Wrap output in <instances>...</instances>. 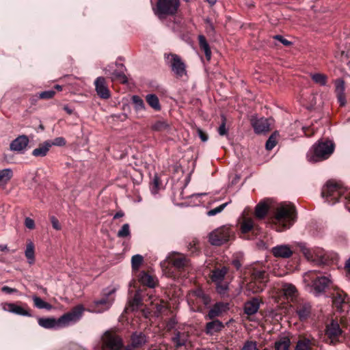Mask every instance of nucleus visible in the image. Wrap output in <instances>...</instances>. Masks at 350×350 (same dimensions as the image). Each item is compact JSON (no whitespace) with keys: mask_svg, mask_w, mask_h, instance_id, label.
<instances>
[{"mask_svg":"<svg viewBox=\"0 0 350 350\" xmlns=\"http://www.w3.org/2000/svg\"><path fill=\"white\" fill-rule=\"evenodd\" d=\"M159 302L160 303L153 304V305L155 306L156 311L157 313L161 312L164 308V306L162 304V301H159Z\"/></svg>","mask_w":350,"mask_h":350,"instance_id":"338daca9","label":"nucleus"},{"mask_svg":"<svg viewBox=\"0 0 350 350\" xmlns=\"http://www.w3.org/2000/svg\"><path fill=\"white\" fill-rule=\"evenodd\" d=\"M29 143V138L27 135H22L14 139L10 146L11 150L18 153H23L26 150Z\"/></svg>","mask_w":350,"mask_h":350,"instance_id":"aec40b11","label":"nucleus"},{"mask_svg":"<svg viewBox=\"0 0 350 350\" xmlns=\"http://www.w3.org/2000/svg\"><path fill=\"white\" fill-rule=\"evenodd\" d=\"M95 89L100 98L107 99L110 97V92L106 85L105 79L103 77H98L94 81Z\"/></svg>","mask_w":350,"mask_h":350,"instance_id":"4be33fe9","label":"nucleus"},{"mask_svg":"<svg viewBox=\"0 0 350 350\" xmlns=\"http://www.w3.org/2000/svg\"><path fill=\"white\" fill-rule=\"evenodd\" d=\"M116 288L108 287L102 292L100 298L94 301L92 310L96 313L103 312L110 308L116 297Z\"/></svg>","mask_w":350,"mask_h":350,"instance_id":"0eeeda50","label":"nucleus"},{"mask_svg":"<svg viewBox=\"0 0 350 350\" xmlns=\"http://www.w3.org/2000/svg\"><path fill=\"white\" fill-rule=\"evenodd\" d=\"M199 301H200L202 304H203L205 306H207L211 303V298L208 295L205 294L202 297V298L200 300H199Z\"/></svg>","mask_w":350,"mask_h":350,"instance_id":"0e129e2a","label":"nucleus"},{"mask_svg":"<svg viewBox=\"0 0 350 350\" xmlns=\"http://www.w3.org/2000/svg\"><path fill=\"white\" fill-rule=\"evenodd\" d=\"M50 148V144L46 140L32 151V155L36 157H43L47 154Z\"/></svg>","mask_w":350,"mask_h":350,"instance_id":"7c9ffc66","label":"nucleus"},{"mask_svg":"<svg viewBox=\"0 0 350 350\" xmlns=\"http://www.w3.org/2000/svg\"><path fill=\"white\" fill-rule=\"evenodd\" d=\"M312 348V341L306 338L299 339L294 350H310Z\"/></svg>","mask_w":350,"mask_h":350,"instance_id":"58836bf2","label":"nucleus"},{"mask_svg":"<svg viewBox=\"0 0 350 350\" xmlns=\"http://www.w3.org/2000/svg\"><path fill=\"white\" fill-rule=\"evenodd\" d=\"M48 141L50 144V148H51L53 146H64L66 144V139L62 137H56L53 141Z\"/></svg>","mask_w":350,"mask_h":350,"instance_id":"09e8293b","label":"nucleus"},{"mask_svg":"<svg viewBox=\"0 0 350 350\" xmlns=\"http://www.w3.org/2000/svg\"><path fill=\"white\" fill-rule=\"evenodd\" d=\"M251 124L256 134H262L270 130L269 120L265 118H257L252 116L251 118Z\"/></svg>","mask_w":350,"mask_h":350,"instance_id":"f3484780","label":"nucleus"},{"mask_svg":"<svg viewBox=\"0 0 350 350\" xmlns=\"http://www.w3.org/2000/svg\"><path fill=\"white\" fill-rule=\"evenodd\" d=\"M143 262V257L139 254L134 255L131 258V264L133 269H137Z\"/></svg>","mask_w":350,"mask_h":350,"instance_id":"de8ad7c7","label":"nucleus"},{"mask_svg":"<svg viewBox=\"0 0 350 350\" xmlns=\"http://www.w3.org/2000/svg\"><path fill=\"white\" fill-rule=\"evenodd\" d=\"M218 133L219 135L224 136L228 134V130L226 126V118L224 116H222V122L218 128Z\"/></svg>","mask_w":350,"mask_h":350,"instance_id":"3c124183","label":"nucleus"},{"mask_svg":"<svg viewBox=\"0 0 350 350\" xmlns=\"http://www.w3.org/2000/svg\"><path fill=\"white\" fill-rule=\"evenodd\" d=\"M229 310V304L225 302H217L210 309L208 313L205 316V319H214L221 316L223 313Z\"/></svg>","mask_w":350,"mask_h":350,"instance_id":"6ab92c4d","label":"nucleus"},{"mask_svg":"<svg viewBox=\"0 0 350 350\" xmlns=\"http://www.w3.org/2000/svg\"><path fill=\"white\" fill-rule=\"evenodd\" d=\"M296 219L295 206L291 204H281L275 209V215L271 218L273 228L282 232L291 228Z\"/></svg>","mask_w":350,"mask_h":350,"instance_id":"7ed1b4c3","label":"nucleus"},{"mask_svg":"<svg viewBox=\"0 0 350 350\" xmlns=\"http://www.w3.org/2000/svg\"><path fill=\"white\" fill-rule=\"evenodd\" d=\"M268 205L265 202L258 203L255 208V216L257 219H263L267 214Z\"/></svg>","mask_w":350,"mask_h":350,"instance_id":"f704fd0d","label":"nucleus"},{"mask_svg":"<svg viewBox=\"0 0 350 350\" xmlns=\"http://www.w3.org/2000/svg\"><path fill=\"white\" fill-rule=\"evenodd\" d=\"M198 134L202 142H206L208 140V135L204 133L202 130L198 129Z\"/></svg>","mask_w":350,"mask_h":350,"instance_id":"69168bd1","label":"nucleus"},{"mask_svg":"<svg viewBox=\"0 0 350 350\" xmlns=\"http://www.w3.org/2000/svg\"><path fill=\"white\" fill-rule=\"evenodd\" d=\"M273 38L280 41L284 46H290L291 44V42L285 39L284 38H283V36H282L280 35H276V36H273Z\"/></svg>","mask_w":350,"mask_h":350,"instance_id":"052dcab7","label":"nucleus"},{"mask_svg":"<svg viewBox=\"0 0 350 350\" xmlns=\"http://www.w3.org/2000/svg\"><path fill=\"white\" fill-rule=\"evenodd\" d=\"M321 196L330 205L342 201L345 208L350 212V191L340 184L328 181L322 188Z\"/></svg>","mask_w":350,"mask_h":350,"instance_id":"f257e3e1","label":"nucleus"},{"mask_svg":"<svg viewBox=\"0 0 350 350\" xmlns=\"http://www.w3.org/2000/svg\"><path fill=\"white\" fill-rule=\"evenodd\" d=\"M51 222L52 224V226L54 229L57 230H61V225L58 221V219L54 217V216H52L51 217Z\"/></svg>","mask_w":350,"mask_h":350,"instance_id":"13d9d810","label":"nucleus"},{"mask_svg":"<svg viewBox=\"0 0 350 350\" xmlns=\"http://www.w3.org/2000/svg\"><path fill=\"white\" fill-rule=\"evenodd\" d=\"M167 260L178 270L184 269L189 265V259L184 254L179 253H173L166 260L162 261L161 262L162 268L165 267Z\"/></svg>","mask_w":350,"mask_h":350,"instance_id":"4468645a","label":"nucleus"},{"mask_svg":"<svg viewBox=\"0 0 350 350\" xmlns=\"http://www.w3.org/2000/svg\"><path fill=\"white\" fill-rule=\"evenodd\" d=\"M291 340L286 336L279 337L274 342V350H289Z\"/></svg>","mask_w":350,"mask_h":350,"instance_id":"c85d7f7f","label":"nucleus"},{"mask_svg":"<svg viewBox=\"0 0 350 350\" xmlns=\"http://www.w3.org/2000/svg\"><path fill=\"white\" fill-rule=\"evenodd\" d=\"M198 241L196 239L193 240L191 242H190L188 245V250L191 253H196L198 251V247L197 246Z\"/></svg>","mask_w":350,"mask_h":350,"instance_id":"4d7b16f0","label":"nucleus"},{"mask_svg":"<svg viewBox=\"0 0 350 350\" xmlns=\"http://www.w3.org/2000/svg\"><path fill=\"white\" fill-rule=\"evenodd\" d=\"M147 342V337L142 332H133L131 336L130 344L138 349L142 350V347Z\"/></svg>","mask_w":350,"mask_h":350,"instance_id":"a878e982","label":"nucleus"},{"mask_svg":"<svg viewBox=\"0 0 350 350\" xmlns=\"http://www.w3.org/2000/svg\"><path fill=\"white\" fill-rule=\"evenodd\" d=\"M189 339V334L187 332L177 331L172 338V340L176 347L185 345Z\"/></svg>","mask_w":350,"mask_h":350,"instance_id":"c756f323","label":"nucleus"},{"mask_svg":"<svg viewBox=\"0 0 350 350\" xmlns=\"http://www.w3.org/2000/svg\"><path fill=\"white\" fill-rule=\"evenodd\" d=\"M164 59L176 77H183L187 75L186 65L180 56L174 53H165Z\"/></svg>","mask_w":350,"mask_h":350,"instance_id":"9d476101","label":"nucleus"},{"mask_svg":"<svg viewBox=\"0 0 350 350\" xmlns=\"http://www.w3.org/2000/svg\"><path fill=\"white\" fill-rule=\"evenodd\" d=\"M279 133L275 131L271 135V136L269 137L268 140L266 142L265 147L266 149L268 150H272L277 144V137H278Z\"/></svg>","mask_w":350,"mask_h":350,"instance_id":"c03bdc74","label":"nucleus"},{"mask_svg":"<svg viewBox=\"0 0 350 350\" xmlns=\"http://www.w3.org/2000/svg\"><path fill=\"white\" fill-rule=\"evenodd\" d=\"M310 77L315 83L321 86L327 85L328 77L326 75L320 72L311 73Z\"/></svg>","mask_w":350,"mask_h":350,"instance_id":"c9c22d12","label":"nucleus"},{"mask_svg":"<svg viewBox=\"0 0 350 350\" xmlns=\"http://www.w3.org/2000/svg\"><path fill=\"white\" fill-rule=\"evenodd\" d=\"M1 292H3L4 293L7 295H18V291L15 288H11L7 286H4L1 287Z\"/></svg>","mask_w":350,"mask_h":350,"instance_id":"6e6d98bb","label":"nucleus"},{"mask_svg":"<svg viewBox=\"0 0 350 350\" xmlns=\"http://www.w3.org/2000/svg\"><path fill=\"white\" fill-rule=\"evenodd\" d=\"M300 251L302 252L305 258L312 262L317 265L328 264L330 259H332V254L325 252L321 247H308L305 243H299L298 244Z\"/></svg>","mask_w":350,"mask_h":350,"instance_id":"423d86ee","label":"nucleus"},{"mask_svg":"<svg viewBox=\"0 0 350 350\" xmlns=\"http://www.w3.org/2000/svg\"><path fill=\"white\" fill-rule=\"evenodd\" d=\"M224 325L221 321L219 320H213L210 322H208L206 324L205 327V333L208 335L212 336L214 334L220 332Z\"/></svg>","mask_w":350,"mask_h":350,"instance_id":"cd10ccee","label":"nucleus"},{"mask_svg":"<svg viewBox=\"0 0 350 350\" xmlns=\"http://www.w3.org/2000/svg\"><path fill=\"white\" fill-rule=\"evenodd\" d=\"M142 305V299L138 293H135L129 302V308L131 310H137Z\"/></svg>","mask_w":350,"mask_h":350,"instance_id":"37998d69","label":"nucleus"},{"mask_svg":"<svg viewBox=\"0 0 350 350\" xmlns=\"http://www.w3.org/2000/svg\"><path fill=\"white\" fill-rule=\"evenodd\" d=\"M152 130L157 132L169 131L170 124L163 120L156 121L151 126Z\"/></svg>","mask_w":350,"mask_h":350,"instance_id":"e433bc0d","label":"nucleus"},{"mask_svg":"<svg viewBox=\"0 0 350 350\" xmlns=\"http://www.w3.org/2000/svg\"><path fill=\"white\" fill-rule=\"evenodd\" d=\"M344 269L346 273V277L350 280V257L346 260Z\"/></svg>","mask_w":350,"mask_h":350,"instance_id":"e2e57ef3","label":"nucleus"},{"mask_svg":"<svg viewBox=\"0 0 350 350\" xmlns=\"http://www.w3.org/2000/svg\"><path fill=\"white\" fill-rule=\"evenodd\" d=\"M342 331L340 327L339 323L334 320L326 326L325 341L326 343L331 345H336L341 342V337Z\"/></svg>","mask_w":350,"mask_h":350,"instance_id":"9b49d317","label":"nucleus"},{"mask_svg":"<svg viewBox=\"0 0 350 350\" xmlns=\"http://www.w3.org/2000/svg\"><path fill=\"white\" fill-rule=\"evenodd\" d=\"M215 284H216L217 292L219 294L224 295L226 293V291L228 288V286L227 283L221 282V283Z\"/></svg>","mask_w":350,"mask_h":350,"instance_id":"864d4df0","label":"nucleus"},{"mask_svg":"<svg viewBox=\"0 0 350 350\" xmlns=\"http://www.w3.org/2000/svg\"><path fill=\"white\" fill-rule=\"evenodd\" d=\"M55 94V92L53 90L42 92L39 94L40 99H50L52 98Z\"/></svg>","mask_w":350,"mask_h":350,"instance_id":"603ef678","label":"nucleus"},{"mask_svg":"<svg viewBox=\"0 0 350 350\" xmlns=\"http://www.w3.org/2000/svg\"><path fill=\"white\" fill-rule=\"evenodd\" d=\"M194 294L199 300H200L202 298V297L205 295L204 291L201 289L196 291Z\"/></svg>","mask_w":350,"mask_h":350,"instance_id":"774afa93","label":"nucleus"},{"mask_svg":"<svg viewBox=\"0 0 350 350\" xmlns=\"http://www.w3.org/2000/svg\"><path fill=\"white\" fill-rule=\"evenodd\" d=\"M131 235L130 226L129 224H124L118 230L117 236L120 238H125Z\"/></svg>","mask_w":350,"mask_h":350,"instance_id":"a18cd8bd","label":"nucleus"},{"mask_svg":"<svg viewBox=\"0 0 350 350\" xmlns=\"http://www.w3.org/2000/svg\"><path fill=\"white\" fill-rule=\"evenodd\" d=\"M304 281L311 283V292L315 296L323 293L332 282L330 275H323L316 271H309L305 273Z\"/></svg>","mask_w":350,"mask_h":350,"instance_id":"39448f33","label":"nucleus"},{"mask_svg":"<svg viewBox=\"0 0 350 350\" xmlns=\"http://www.w3.org/2000/svg\"><path fill=\"white\" fill-rule=\"evenodd\" d=\"M139 282L142 284L147 286L150 288H154L157 284L155 278L146 272H142L140 273Z\"/></svg>","mask_w":350,"mask_h":350,"instance_id":"2f4dec72","label":"nucleus"},{"mask_svg":"<svg viewBox=\"0 0 350 350\" xmlns=\"http://www.w3.org/2000/svg\"><path fill=\"white\" fill-rule=\"evenodd\" d=\"M260 303L261 301L258 297H253L248 300L244 304L245 313L248 316L256 314L260 308Z\"/></svg>","mask_w":350,"mask_h":350,"instance_id":"393cba45","label":"nucleus"},{"mask_svg":"<svg viewBox=\"0 0 350 350\" xmlns=\"http://www.w3.org/2000/svg\"><path fill=\"white\" fill-rule=\"evenodd\" d=\"M271 252L275 257L282 258H288L293 254V251L289 245H278L271 249Z\"/></svg>","mask_w":350,"mask_h":350,"instance_id":"5701e85b","label":"nucleus"},{"mask_svg":"<svg viewBox=\"0 0 350 350\" xmlns=\"http://www.w3.org/2000/svg\"><path fill=\"white\" fill-rule=\"evenodd\" d=\"M179 6V0H158L153 10L155 15L162 19L167 16L174 15L177 12Z\"/></svg>","mask_w":350,"mask_h":350,"instance_id":"6e6552de","label":"nucleus"},{"mask_svg":"<svg viewBox=\"0 0 350 350\" xmlns=\"http://www.w3.org/2000/svg\"><path fill=\"white\" fill-rule=\"evenodd\" d=\"M335 149V144L331 140H319L309 149L306 159L309 163L321 162L330 157Z\"/></svg>","mask_w":350,"mask_h":350,"instance_id":"20e7f679","label":"nucleus"},{"mask_svg":"<svg viewBox=\"0 0 350 350\" xmlns=\"http://www.w3.org/2000/svg\"><path fill=\"white\" fill-rule=\"evenodd\" d=\"M32 299L33 301L34 306L37 308L46 309L48 310H50L52 308V306L50 304L43 301L39 297L34 295L33 296Z\"/></svg>","mask_w":350,"mask_h":350,"instance_id":"a19ab883","label":"nucleus"},{"mask_svg":"<svg viewBox=\"0 0 350 350\" xmlns=\"http://www.w3.org/2000/svg\"><path fill=\"white\" fill-rule=\"evenodd\" d=\"M131 100L134 105V109L135 111H142L145 110L146 107L144 100L137 95H134L131 98Z\"/></svg>","mask_w":350,"mask_h":350,"instance_id":"79ce46f5","label":"nucleus"},{"mask_svg":"<svg viewBox=\"0 0 350 350\" xmlns=\"http://www.w3.org/2000/svg\"><path fill=\"white\" fill-rule=\"evenodd\" d=\"M252 280L247 284V289L252 293H258L263 291L264 283L266 282L267 273L264 270L256 269L252 271Z\"/></svg>","mask_w":350,"mask_h":350,"instance_id":"f8f14e48","label":"nucleus"},{"mask_svg":"<svg viewBox=\"0 0 350 350\" xmlns=\"http://www.w3.org/2000/svg\"><path fill=\"white\" fill-rule=\"evenodd\" d=\"M25 257L27 259L29 264L32 265L35 262V252L34 245L32 242H29L27 244L26 250L25 251Z\"/></svg>","mask_w":350,"mask_h":350,"instance_id":"4c0bfd02","label":"nucleus"},{"mask_svg":"<svg viewBox=\"0 0 350 350\" xmlns=\"http://www.w3.org/2000/svg\"><path fill=\"white\" fill-rule=\"evenodd\" d=\"M302 129L306 137H311L314 134V129L310 126H303Z\"/></svg>","mask_w":350,"mask_h":350,"instance_id":"680f3d73","label":"nucleus"},{"mask_svg":"<svg viewBox=\"0 0 350 350\" xmlns=\"http://www.w3.org/2000/svg\"><path fill=\"white\" fill-rule=\"evenodd\" d=\"M146 100L147 103L155 111L161 110V105L159 98L156 94H149L146 96Z\"/></svg>","mask_w":350,"mask_h":350,"instance_id":"72a5a7b5","label":"nucleus"},{"mask_svg":"<svg viewBox=\"0 0 350 350\" xmlns=\"http://www.w3.org/2000/svg\"><path fill=\"white\" fill-rule=\"evenodd\" d=\"M228 202L224 203V204L219 205V206L210 210L209 211H208L207 215L208 216H214V215L221 213L225 208V207L228 205Z\"/></svg>","mask_w":350,"mask_h":350,"instance_id":"8fccbe9b","label":"nucleus"},{"mask_svg":"<svg viewBox=\"0 0 350 350\" xmlns=\"http://www.w3.org/2000/svg\"><path fill=\"white\" fill-rule=\"evenodd\" d=\"M198 41L200 49L204 52L206 59L209 61L211 58V51L205 36L203 35H200L198 36Z\"/></svg>","mask_w":350,"mask_h":350,"instance_id":"473e14b6","label":"nucleus"},{"mask_svg":"<svg viewBox=\"0 0 350 350\" xmlns=\"http://www.w3.org/2000/svg\"><path fill=\"white\" fill-rule=\"evenodd\" d=\"M83 310V307L79 305L57 319L55 318H40L38 319V324L46 329H59L67 327L77 322L81 318Z\"/></svg>","mask_w":350,"mask_h":350,"instance_id":"f03ea898","label":"nucleus"},{"mask_svg":"<svg viewBox=\"0 0 350 350\" xmlns=\"http://www.w3.org/2000/svg\"><path fill=\"white\" fill-rule=\"evenodd\" d=\"M240 230L243 234H246L250 231H259L260 228L258 225L254 223V219L251 217H244L240 223Z\"/></svg>","mask_w":350,"mask_h":350,"instance_id":"b1692460","label":"nucleus"},{"mask_svg":"<svg viewBox=\"0 0 350 350\" xmlns=\"http://www.w3.org/2000/svg\"><path fill=\"white\" fill-rule=\"evenodd\" d=\"M335 85V94L336 95L338 103L340 106H345L346 105V96H345V81L341 79H336L334 81Z\"/></svg>","mask_w":350,"mask_h":350,"instance_id":"412c9836","label":"nucleus"},{"mask_svg":"<svg viewBox=\"0 0 350 350\" xmlns=\"http://www.w3.org/2000/svg\"><path fill=\"white\" fill-rule=\"evenodd\" d=\"M25 226L28 229L32 230L35 228V222L33 219L29 217H26L25 219Z\"/></svg>","mask_w":350,"mask_h":350,"instance_id":"bf43d9fd","label":"nucleus"},{"mask_svg":"<svg viewBox=\"0 0 350 350\" xmlns=\"http://www.w3.org/2000/svg\"><path fill=\"white\" fill-rule=\"evenodd\" d=\"M241 350H258L256 342L247 341L245 343Z\"/></svg>","mask_w":350,"mask_h":350,"instance_id":"5fc2aeb1","label":"nucleus"},{"mask_svg":"<svg viewBox=\"0 0 350 350\" xmlns=\"http://www.w3.org/2000/svg\"><path fill=\"white\" fill-rule=\"evenodd\" d=\"M282 291L287 298L293 299L297 293L295 286L291 284L285 283L282 285Z\"/></svg>","mask_w":350,"mask_h":350,"instance_id":"ea45409f","label":"nucleus"},{"mask_svg":"<svg viewBox=\"0 0 350 350\" xmlns=\"http://www.w3.org/2000/svg\"><path fill=\"white\" fill-rule=\"evenodd\" d=\"M233 234L231 228L224 226L211 232L208 235V241L211 245L219 246L230 241Z\"/></svg>","mask_w":350,"mask_h":350,"instance_id":"1a4fd4ad","label":"nucleus"},{"mask_svg":"<svg viewBox=\"0 0 350 350\" xmlns=\"http://www.w3.org/2000/svg\"><path fill=\"white\" fill-rule=\"evenodd\" d=\"M3 309L5 311L12 312L17 315L31 317L30 310L26 304H25L24 306H22L14 303H4L3 304Z\"/></svg>","mask_w":350,"mask_h":350,"instance_id":"a211bd4d","label":"nucleus"},{"mask_svg":"<svg viewBox=\"0 0 350 350\" xmlns=\"http://www.w3.org/2000/svg\"><path fill=\"white\" fill-rule=\"evenodd\" d=\"M228 272L226 267L221 268H215L211 271V279L215 284H219L224 282V280Z\"/></svg>","mask_w":350,"mask_h":350,"instance_id":"bb28decb","label":"nucleus"},{"mask_svg":"<svg viewBox=\"0 0 350 350\" xmlns=\"http://www.w3.org/2000/svg\"><path fill=\"white\" fill-rule=\"evenodd\" d=\"M125 70V66L121 63H113L104 68L105 74L109 76L112 81H119L122 83H127Z\"/></svg>","mask_w":350,"mask_h":350,"instance_id":"ddd939ff","label":"nucleus"},{"mask_svg":"<svg viewBox=\"0 0 350 350\" xmlns=\"http://www.w3.org/2000/svg\"><path fill=\"white\" fill-rule=\"evenodd\" d=\"M13 176L12 170L10 168L1 170V184L9 181Z\"/></svg>","mask_w":350,"mask_h":350,"instance_id":"49530a36","label":"nucleus"},{"mask_svg":"<svg viewBox=\"0 0 350 350\" xmlns=\"http://www.w3.org/2000/svg\"><path fill=\"white\" fill-rule=\"evenodd\" d=\"M294 310L301 321H307L311 317L312 305L307 301H298L294 306Z\"/></svg>","mask_w":350,"mask_h":350,"instance_id":"2eb2a0df","label":"nucleus"},{"mask_svg":"<svg viewBox=\"0 0 350 350\" xmlns=\"http://www.w3.org/2000/svg\"><path fill=\"white\" fill-rule=\"evenodd\" d=\"M333 305L339 311L344 312L349 308V299L342 291H336L333 294Z\"/></svg>","mask_w":350,"mask_h":350,"instance_id":"dca6fc26","label":"nucleus"}]
</instances>
